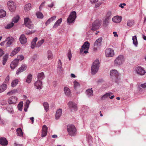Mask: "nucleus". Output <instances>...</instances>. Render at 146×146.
Returning a JSON list of instances; mask_svg holds the SVG:
<instances>
[{
  "instance_id": "obj_47",
  "label": "nucleus",
  "mask_w": 146,
  "mask_h": 146,
  "mask_svg": "<svg viewBox=\"0 0 146 146\" xmlns=\"http://www.w3.org/2000/svg\"><path fill=\"white\" fill-rule=\"evenodd\" d=\"M36 14L37 17L38 18L42 19L43 17V14L40 12H38L36 13Z\"/></svg>"
},
{
  "instance_id": "obj_27",
  "label": "nucleus",
  "mask_w": 146,
  "mask_h": 146,
  "mask_svg": "<svg viewBox=\"0 0 146 146\" xmlns=\"http://www.w3.org/2000/svg\"><path fill=\"white\" fill-rule=\"evenodd\" d=\"M62 19L61 18L58 19L54 24L53 26V28H57L59 26L62 22Z\"/></svg>"
},
{
  "instance_id": "obj_56",
  "label": "nucleus",
  "mask_w": 146,
  "mask_h": 146,
  "mask_svg": "<svg viewBox=\"0 0 146 146\" xmlns=\"http://www.w3.org/2000/svg\"><path fill=\"white\" fill-rule=\"evenodd\" d=\"M7 110L9 112H12L13 110L12 108H11L9 107H8L7 108Z\"/></svg>"
},
{
  "instance_id": "obj_25",
  "label": "nucleus",
  "mask_w": 146,
  "mask_h": 146,
  "mask_svg": "<svg viewBox=\"0 0 146 146\" xmlns=\"http://www.w3.org/2000/svg\"><path fill=\"white\" fill-rule=\"evenodd\" d=\"M62 114V109H59L57 110L56 114V118L58 119L61 115Z\"/></svg>"
},
{
  "instance_id": "obj_30",
  "label": "nucleus",
  "mask_w": 146,
  "mask_h": 146,
  "mask_svg": "<svg viewBox=\"0 0 146 146\" xmlns=\"http://www.w3.org/2000/svg\"><path fill=\"white\" fill-rule=\"evenodd\" d=\"M20 48L19 47H16L12 51L10 56H12L16 54L20 51Z\"/></svg>"
},
{
  "instance_id": "obj_51",
  "label": "nucleus",
  "mask_w": 146,
  "mask_h": 146,
  "mask_svg": "<svg viewBox=\"0 0 146 146\" xmlns=\"http://www.w3.org/2000/svg\"><path fill=\"white\" fill-rule=\"evenodd\" d=\"M24 58L23 56L20 55L19 56L17 57V59H18V60L19 61V60H23L24 59Z\"/></svg>"
},
{
  "instance_id": "obj_22",
  "label": "nucleus",
  "mask_w": 146,
  "mask_h": 146,
  "mask_svg": "<svg viewBox=\"0 0 146 146\" xmlns=\"http://www.w3.org/2000/svg\"><path fill=\"white\" fill-rule=\"evenodd\" d=\"M121 17L118 16H114L112 18L113 21L116 23H120L121 20Z\"/></svg>"
},
{
  "instance_id": "obj_36",
  "label": "nucleus",
  "mask_w": 146,
  "mask_h": 146,
  "mask_svg": "<svg viewBox=\"0 0 146 146\" xmlns=\"http://www.w3.org/2000/svg\"><path fill=\"white\" fill-rule=\"evenodd\" d=\"M86 94L88 97L93 95V91L92 89H89L86 91Z\"/></svg>"
},
{
  "instance_id": "obj_54",
  "label": "nucleus",
  "mask_w": 146,
  "mask_h": 146,
  "mask_svg": "<svg viewBox=\"0 0 146 146\" xmlns=\"http://www.w3.org/2000/svg\"><path fill=\"white\" fill-rule=\"evenodd\" d=\"M68 56L69 59V60H70L72 57V54L70 51H69L68 52Z\"/></svg>"
},
{
  "instance_id": "obj_38",
  "label": "nucleus",
  "mask_w": 146,
  "mask_h": 146,
  "mask_svg": "<svg viewBox=\"0 0 146 146\" xmlns=\"http://www.w3.org/2000/svg\"><path fill=\"white\" fill-rule=\"evenodd\" d=\"M8 58V54H6L3 57V64L4 65L5 64Z\"/></svg>"
},
{
  "instance_id": "obj_19",
  "label": "nucleus",
  "mask_w": 146,
  "mask_h": 146,
  "mask_svg": "<svg viewBox=\"0 0 146 146\" xmlns=\"http://www.w3.org/2000/svg\"><path fill=\"white\" fill-rule=\"evenodd\" d=\"M27 68V66L26 65H23L17 71L16 74H19L21 72L26 70Z\"/></svg>"
},
{
  "instance_id": "obj_21",
  "label": "nucleus",
  "mask_w": 146,
  "mask_h": 146,
  "mask_svg": "<svg viewBox=\"0 0 146 146\" xmlns=\"http://www.w3.org/2000/svg\"><path fill=\"white\" fill-rule=\"evenodd\" d=\"M42 82L41 81L38 80L35 83L34 85L36 88L38 89L42 88Z\"/></svg>"
},
{
  "instance_id": "obj_28",
  "label": "nucleus",
  "mask_w": 146,
  "mask_h": 146,
  "mask_svg": "<svg viewBox=\"0 0 146 146\" xmlns=\"http://www.w3.org/2000/svg\"><path fill=\"white\" fill-rule=\"evenodd\" d=\"M64 93L66 95L69 96H70L71 92L69 89L67 87H65L64 88Z\"/></svg>"
},
{
  "instance_id": "obj_24",
  "label": "nucleus",
  "mask_w": 146,
  "mask_h": 146,
  "mask_svg": "<svg viewBox=\"0 0 146 146\" xmlns=\"http://www.w3.org/2000/svg\"><path fill=\"white\" fill-rule=\"evenodd\" d=\"M0 144L3 145H7L8 141L4 137L0 138Z\"/></svg>"
},
{
  "instance_id": "obj_64",
  "label": "nucleus",
  "mask_w": 146,
  "mask_h": 146,
  "mask_svg": "<svg viewBox=\"0 0 146 146\" xmlns=\"http://www.w3.org/2000/svg\"><path fill=\"white\" fill-rule=\"evenodd\" d=\"M113 34H114V36L115 37H117L118 36V35L117 34V32H113Z\"/></svg>"
},
{
  "instance_id": "obj_34",
  "label": "nucleus",
  "mask_w": 146,
  "mask_h": 146,
  "mask_svg": "<svg viewBox=\"0 0 146 146\" xmlns=\"http://www.w3.org/2000/svg\"><path fill=\"white\" fill-rule=\"evenodd\" d=\"M132 40L133 44L135 47H137V46L138 42L137 36L136 35L133 36Z\"/></svg>"
},
{
  "instance_id": "obj_14",
  "label": "nucleus",
  "mask_w": 146,
  "mask_h": 146,
  "mask_svg": "<svg viewBox=\"0 0 146 146\" xmlns=\"http://www.w3.org/2000/svg\"><path fill=\"white\" fill-rule=\"evenodd\" d=\"M102 39V38L101 37L95 42L94 44V49H97V48L101 46Z\"/></svg>"
},
{
  "instance_id": "obj_59",
  "label": "nucleus",
  "mask_w": 146,
  "mask_h": 146,
  "mask_svg": "<svg viewBox=\"0 0 146 146\" xmlns=\"http://www.w3.org/2000/svg\"><path fill=\"white\" fill-rule=\"evenodd\" d=\"M14 146H23V145L21 144H17L16 143H15L14 144Z\"/></svg>"
},
{
  "instance_id": "obj_3",
  "label": "nucleus",
  "mask_w": 146,
  "mask_h": 146,
  "mask_svg": "<svg viewBox=\"0 0 146 146\" xmlns=\"http://www.w3.org/2000/svg\"><path fill=\"white\" fill-rule=\"evenodd\" d=\"M67 131L69 134L71 136H74L76 134V130L73 125H68L67 126Z\"/></svg>"
},
{
  "instance_id": "obj_10",
  "label": "nucleus",
  "mask_w": 146,
  "mask_h": 146,
  "mask_svg": "<svg viewBox=\"0 0 146 146\" xmlns=\"http://www.w3.org/2000/svg\"><path fill=\"white\" fill-rule=\"evenodd\" d=\"M9 9L11 12L14 11L16 8L15 3L12 1H9L7 3Z\"/></svg>"
},
{
  "instance_id": "obj_26",
  "label": "nucleus",
  "mask_w": 146,
  "mask_h": 146,
  "mask_svg": "<svg viewBox=\"0 0 146 146\" xmlns=\"http://www.w3.org/2000/svg\"><path fill=\"white\" fill-rule=\"evenodd\" d=\"M38 40L37 37H35L33 40L31 44V47L32 48H34L35 46H36V42Z\"/></svg>"
},
{
  "instance_id": "obj_18",
  "label": "nucleus",
  "mask_w": 146,
  "mask_h": 146,
  "mask_svg": "<svg viewBox=\"0 0 146 146\" xmlns=\"http://www.w3.org/2000/svg\"><path fill=\"white\" fill-rule=\"evenodd\" d=\"M58 64L57 66V71L58 73L60 74L62 73L63 72V70L62 68V63L60 61V60L58 61Z\"/></svg>"
},
{
  "instance_id": "obj_57",
  "label": "nucleus",
  "mask_w": 146,
  "mask_h": 146,
  "mask_svg": "<svg viewBox=\"0 0 146 146\" xmlns=\"http://www.w3.org/2000/svg\"><path fill=\"white\" fill-rule=\"evenodd\" d=\"M54 5V3L53 2H52L51 3H50V4H49L48 5V7L51 8H52Z\"/></svg>"
},
{
  "instance_id": "obj_60",
  "label": "nucleus",
  "mask_w": 146,
  "mask_h": 146,
  "mask_svg": "<svg viewBox=\"0 0 146 146\" xmlns=\"http://www.w3.org/2000/svg\"><path fill=\"white\" fill-rule=\"evenodd\" d=\"M13 92H14L13 91H10V92H8L7 93V95H9L10 96V95H12Z\"/></svg>"
},
{
  "instance_id": "obj_35",
  "label": "nucleus",
  "mask_w": 146,
  "mask_h": 146,
  "mask_svg": "<svg viewBox=\"0 0 146 146\" xmlns=\"http://www.w3.org/2000/svg\"><path fill=\"white\" fill-rule=\"evenodd\" d=\"M16 132L18 136L22 137L23 136V133L21 128L17 129L16 130Z\"/></svg>"
},
{
  "instance_id": "obj_53",
  "label": "nucleus",
  "mask_w": 146,
  "mask_h": 146,
  "mask_svg": "<svg viewBox=\"0 0 146 146\" xmlns=\"http://www.w3.org/2000/svg\"><path fill=\"white\" fill-rule=\"evenodd\" d=\"M45 3V1L43 2L40 5L39 9L40 10H41L42 9V7L44 6V5Z\"/></svg>"
},
{
  "instance_id": "obj_12",
  "label": "nucleus",
  "mask_w": 146,
  "mask_h": 146,
  "mask_svg": "<svg viewBox=\"0 0 146 146\" xmlns=\"http://www.w3.org/2000/svg\"><path fill=\"white\" fill-rule=\"evenodd\" d=\"M69 109L71 110L76 111L77 110V107L76 104L74 102L70 101L68 104Z\"/></svg>"
},
{
  "instance_id": "obj_43",
  "label": "nucleus",
  "mask_w": 146,
  "mask_h": 146,
  "mask_svg": "<svg viewBox=\"0 0 146 146\" xmlns=\"http://www.w3.org/2000/svg\"><path fill=\"white\" fill-rule=\"evenodd\" d=\"M134 21L132 20H129L127 22V25L129 27H131L134 24Z\"/></svg>"
},
{
  "instance_id": "obj_63",
  "label": "nucleus",
  "mask_w": 146,
  "mask_h": 146,
  "mask_svg": "<svg viewBox=\"0 0 146 146\" xmlns=\"http://www.w3.org/2000/svg\"><path fill=\"white\" fill-rule=\"evenodd\" d=\"M98 0H91L90 2L92 3L97 2Z\"/></svg>"
},
{
  "instance_id": "obj_32",
  "label": "nucleus",
  "mask_w": 146,
  "mask_h": 146,
  "mask_svg": "<svg viewBox=\"0 0 146 146\" xmlns=\"http://www.w3.org/2000/svg\"><path fill=\"white\" fill-rule=\"evenodd\" d=\"M31 5L30 3H28L25 6L24 10L26 11H29L31 10Z\"/></svg>"
},
{
  "instance_id": "obj_4",
  "label": "nucleus",
  "mask_w": 146,
  "mask_h": 146,
  "mask_svg": "<svg viewBox=\"0 0 146 146\" xmlns=\"http://www.w3.org/2000/svg\"><path fill=\"white\" fill-rule=\"evenodd\" d=\"M90 43L88 41H86L84 43L80 50V53L82 54H87L88 53V50L89 48Z\"/></svg>"
},
{
  "instance_id": "obj_37",
  "label": "nucleus",
  "mask_w": 146,
  "mask_h": 146,
  "mask_svg": "<svg viewBox=\"0 0 146 146\" xmlns=\"http://www.w3.org/2000/svg\"><path fill=\"white\" fill-rule=\"evenodd\" d=\"M74 88L75 90H77L80 87L79 83L76 81L75 80L74 81Z\"/></svg>"
},
{
  "instance_id": "obj_17",
  "label": "nucleus",
  "mask_w": 146,
  "mask_h": 146,
  "mask_svg": "<svg viewBox=\"0 0 146 146\" xmlns=\"http://www.w3.org/2000/svg\"><path fill=\"white\" fill-rule=\"evenodd\" d=\"M146 88V83L141 84L138 86V90L140 92H144Z\"/></svg>"
},
{
  "instance_id": "obj_7",
  "label": "nucleus",
  "mask_w": 146,
  "mask_h": 146,
  "mask_svg": "<svg viewBox=\"0 0 146 146\" xmlns=\"http://www.w3.org/2000/svg\"><path fill=\"white\" fill-rule=\"evenodd\" d=\"M14 41V38L11 36H8L7 37L5 42H6L5 45L6 47H8L11 46L13 44V42Z\"/></svg>"
},
{
  "instance_id": "obj_9",
  "label": "nucleus",
  "mask_w": 146,
  "mask_h": 146,
  "mask_svg": "<svg viewBox=\"0 0 146 146\" xmlns=\"http://www.w3.org/2000/svg\"><path fill=\"white\" fill-rule=\"evenodd\" d=\"M101 25V22L99 20H96L92 24V30L95 31L98 29Z\"/></svg>"
},
{
  "instance_id": "obj_33",
  "label": "nucleus",
  "mask_w": 146,
  "mask_h": 146,
  "mask_svg": "<svg viewBox=\"0 0 146 146\" xmlns=\"http://www.w3.org/2000/svg\"><path fill=\"white\" fill-rule=\"evenodd\" d=\"M47 58L48 60H51L53 58V55L51 51L48 50L47 52Z\"/></svg>"
},
{
  "instance_id": "obj_42",
  "label": "nucleus",
  "mask_w": 146,
  "mask_h": 146,
  "mask_svg": "<svg viewBox=\"0 0 146 146\" xmlns=\"http://www.w3.org/2000/svg\"><path fill=\"white\" fill-rule=\"evenodd\" d=\"M19 80L18 79H16L13 80L11 83V86L12 87H14L15 86L18 84Z\"/></svg>"
},
{
  "instance_id": "obj_58",
  "label": "nucleus",
  "mask_w": 146,
  "mask_h": 146,
  "mask_svg": "<svg viewBox=\"0 0 146 146\" xmlns=\"http://www.w3.org/2000/svg\"><path fill=\"white\" fill-rule=\"evenodd\" d=\"M3 50L0 48V57L2 56L3 54Z\"/></svg>"
},
{
  "instance_id": "obj_45",
  "label": "nucleus",
  "mask_w": 146,
  "mask_h": 146,
  "mask_svg": "<svg viewBox=\"0 0 146 146\" xmlns=\"http://www.w3.org/2000/svg\"><path fill=\"white\" fill-rule=\"evenodd\" d=\"M43 105L44 107L45 110L47 112L49 110V105L48 103L46 102H45L43 103Z\"/></svg>"
},
{
  "instance_id": "obj_62",
  "label": "nucleus",
  "mask_w": 146,
  "mask_h": 146,
  "mask_svg": "<svg viewBox=\"0 0 146 146\" xmlns=\"http://www.w3.org/2000/svg\"><path fill=\"white\" fill-rule=\"evenodd\" d=\"M101 4V3L100 2H99L97 3L96 4V5L95 6V7H96L100 6Z\"/></svg>"
},
{
  "instance_id": "obj_23",
  "label": "nucleus",
  "mask_w": 146,
  "mask_h": 146,
  "mask_svg": "<svg viewBox=\"0 0 146 146\" xmlns=\"http://www.w3.org/2000/svg\"><path fill=\"white\" fill-rule=\"evenodd\" d=\"M17 99L15 96H12L8 100L9 103L11 104L16 103Z\"/></svg>"
},
{
  "instance_id": "obj_31",
  "label": "nucleus",
  "mask_w": 146,
  "mask_h": 146,
  "mask_svg": "<svg viewBox=\"0 0 146 146\" xmlns=\"http://www.w3.org/2000/svg\"><path fill=\"white\" fill-rule=\"evenodd\" d=\"M7 87V85L5 84H3L0 86V93H2L5 91Z\"/></svg>"
},
{
  "instance_id": "obj_8",
  "label": "nucleus",
  "mask_w": 146,
  "mask_h": 146,
  "mask_svg": "<svg viewBox=\"0 0 146 146\" xmlns=\"http://www.w3.org/2000/svg\"><path fill=\"white\" fill-rule=\"evenodd\" d=\"M24 23L26 26L30 29L33 28V25L31 21L29 18H25L24 19Z\"/></svg>"
},
{
  "instance_id": "obj_55",
  "label": "nucleus",
  "mask_w": 146,
  "mask_h": 146,
  "mask_svg": "<svg viewBox=\"0 0 146 146\" xmlns=\"http://www.w3.org/2000/svg\"><path fill=\"white\" fill-rule=\"evenodd\" d=\"M9 80V76L8 75L5 79V82L6 83H8Z\"/></svg>"
},
{
  "instance_id": "obj_46",
  "label": "nucleus",
  "mask_w": 146,
  "mask_h": 146,
  "mask_svg": "<svg viewBox=\"0 0 146 146\" xmlns=\"http://www.w3.org/2000/svg\"><path fill=\"white\" fill-rule=\"evenodd\" d=\"M44 42V39H42L38 42L37 44H36V47H40L43 43Z\"/></svg>"
},
{
  "instance_id": "obj_15",
  "label": "nucleus",
  "mask_w": 146,
  "mask_h": 146,
  "mask_svg": "<svg viewBox=\"0 0 146 146\" xmlns=\"http://www.w3.org/2000/svg\"><path fill=\"white\" fill-rule=\"evenodd\" d=\"M48 128L45 125L42 126V131L41 137H45L47 134Z\"/></svg>"
},
{
  "instance_id": "obj_39",
  "label": "nucleus",
  "mask_w": 146,
  "mask_h": 146,
  "mask_svg": "<svg viewBox=\"0 0 146 146\" xmlns=\"http://www.w3.org/2000/svg\"><path fill=\"white\" fill-rule=\"evenodd\" d=\"M110 19L109 17L106 18L103 21V25L104 26H106L109 23V20Z\"/></svg>"
},
{
  "instance_id": "obj_50",
  "label": "nucleus",
  "mask_w": 146,
  "mask_h": 146,
  "mask_svg": "<svg viewBox=\"0 0 146 146\" xmlns=\"http://www.w3.org/2000/svg\"><path fill=\"white\" fill-rule=\"evenodd\" d=\"M14 25V23L12 22L11 23L7 25L5 27V28L8 29H10Z\"/></svg>"
},
{
  "instance_id": "obj_20",
  "label": "nucleus",
  "mask_w": 146,
  "mask_h": 146,
  "mask_svg": "<svg viewBox=\"0 0 146 146\" xmlns=\"http://www.w3.org/2000/svg\"><path fill=\"white\" fill-rule=\"evenodd\" d=\"M19 40L22 44H25L27 42V38L24 35H22L19 38Z\"/></svg>"
},
{
  "instance_id": "obj_11",
  "label": "nucleus",
  "mask_w": 146,
  "mask_h": 146,
  "mask_svg": "<svg viewBox=\"0 0 146 146\" xmlns=\"http://www.w3.org/2000/svg\"><path fill=\"white\" fill-rule=\"evenodd\" d=\"M114 54V52L113 49L110 48H108L106 50L105 55L107 57H113Z\"/></svg>"
},
{
  "instance_id": "obj_6",
  "label": "nucleus",
  "mask_w": 146,
  "mask_h": 146,
  "mask_svg": "<svg viewBox=\"0 0 146 146\" xmlns=\"http://www.w3.org/2000/svg\"><path fill=\"white\" fill-rule=\"evenodd\" d=\"M76 17V12L75 11L72 12L67 19L68 23L70 24L73 23L75 20Z\"/></svg>"
},
{
  "instance_id": "obj_48",
  "label": "nucleus",
  "mask_w": 146,
  "mask_h": 146,
  "mask_svg": "<svg viewBox=\"0 0 146 146\" xmlns=\"http://www.w3.org/2000/svg\"><path fill=\"white\" fill-rule=\"evenodd\" d=\"M23 105V102H20L18 104V108L19 110L21 111L22 110V108Z\"/></svg>"
},
{
  "instance_id": "obj_13",
  "label": "nucleus",
  "mask_w": 146,
  "mask_h": 146,
  "mask_svg": "<svg viewBox=\"0 0 146 146\" xmlns=\"http://www.w3.org/2000/svg\"><path fill=\"white\" fill-rule=\"evenodd\" d=\"M135 70L137 73L140 75H143L145 73L144 69L141 67H138L135 68Z\"/></svg>"
},
{
  "instance_id": "obj_52",
  "label": "nucleus",
  "mask_w": 146,
  "mask_h": 146,
  "mask_svg": "<svg viewBox=\"0 0 146 146\" xmlns=\"http://www.w3.org/2000/svg\"><path fill=\"white\" fill-rule=\"evenodd\" d=\"M108 98L107 96L106 93L105 94L102 96L101 98V100H104Z\"/></svg>"
},
{
  "instance_id": "obj_2",
  "label": "nucleus",
  "mask_w": 146,
  "mask_h": 146,
  "mask_svg": "<svg viewBox=\"0 0 146 146\" xmlns=\"http://www.w3.org/2000/svg\"><path fill=\"white\" fill-rule=\"evenodd\" d=\"M99 60L96 59L93 62L91 67V71L92 74H95L98 71L100 66Z\"/></svg>"
},
{
  "instance_id": "obj_16",
  "label": "nucleus",
  "mask_w": 146,
  "mask_h": 146,
  "mask_svg": "<svg viewBox=\"0 0 146 146\" xmlns=\"http://www.w3.org/2000/svg\"><path fill=\"white\" fill-rule=\"evenodd\" d=\"M19 61L18 59L13 60L10 64V67L12 69H14L18 65Z\"/></svg>"
},
{
  "instance_id": "obj_40",
  "label": "nucleus",
  "mask_w": 146,
  "mask_h": 146,
  "mask_svg": "<svg viewBox=\"0 0 146 146\" xmlns=\"http://www.w3.org/2000/svg\"><path fill=\"white\" fill-rule=\"evenodd\" d=\"M56 16H54L52 17L47 21L46 23V24H48L50 23L55 20L56 19Z\"/></svg>"
},
{
  "instance_id": "obj_49",
  "label": "nucleus",
  "mask_w": 146,
  "mask_h": 146,
  "mask_svg": "<svg viewBox=\"0 0 146 146\" xmlns=\"http://www.w3.org/2000/svg\"><path fill=\"white\" fill-rule=\"evenodd\" d=\"M19 17L17 16L15 17H14L12 20V22L13 23H17L19 20Z\"/></svg>"
},
{
  "instance_id": "obj_1",
  "label": "nucleus",
  "mask_w": 146,
  "mask_h": 146,
  "mask_svg": "<svg viewBox=\"0 0 146 146\" xmlns=\"http://www.w3.org/2000/svg\"><path fill=\"white\" fill-rule=\"evenodd\" d=\"M110 75L112 80L116 83H117L120 79V74L116 70H111L110 72Z\"/></svg>"
},
{
  "instance_id": "obj_41",
  "label": "nucleus",
  "mask_w": 146,
  "mask_h": 146,
  "mask_svg": "<svg viewBox=\"0 0 146 146\" xmlns=\"http://www.w3.org/2000/svg\"><path fill=\"white\" fill-rule=\"evenodd\" d=\"M32 79V75L29 74L27 76L26 82L28 83H30L31 82Z\"/></svg>"
},
{
  "instance_id": "obj_29",
  "label": "nucleus",
  "mask_w": 146,
  "mask_h": 146,
  "mask_svg": "<svg viewBox=\"0 0 146 146\" xmlns=\"http://www.w3.org/2000/svg\"><path fill=\"white\" fill-rule=\"evenodd\" d=\"M37 77L39 80L41 81L44 78V74L43 72H41L38 74Z\"/></svg>"
},
{
  "instance_id": "obj_61",
  "label": "nucleus",
  "mask_w": 146,
  "mask_h": 146,
  "mask_svg": "<svg viewBox=\"0 0 146 146\" xmlns=\"http://www.w3.org/2000/svg\"><path fill=\"white\" fill-rule=\"evenodd\" d=\"M108 97H110V96L112 94V93L111 92L107 93H106Z\"/></svg>"
},
{
  "instance_id": "obj_5",
  "label": "nucleus",
  "mask_w": 146,
  "mask_h": 146,
  "mask_svg": "<svg viewBox=\"0 0 146 146\" xmlns=\"http://www.w3.org/2000/svg\"><path fill=\"white\" fill-rule=\"evenodd\" d=\"M124 61V58L123 55H119L114 60V65L118 66L122 64Z\"/></svg>"
},
{
  "instance_id": "obj_44",
  "label": "nucleus",
  "mask_w": 146,
  "mask_h": 146,
  "mask_svg": "<svg viewBox=\"0 0 146 146\" xmlns=\"http://www.w3.org/2000/svg\"><path fill=\"white\" fill-rule=\"evenodd\" d=\"M6 15L5 11L3 10H0V17L3 18L5 17Z\"/></svg>"
}]
</instances>
